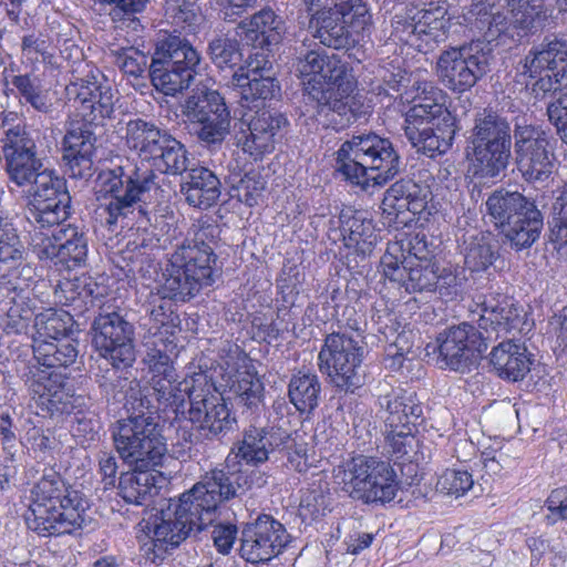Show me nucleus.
<instances>
[{
	"label": "nucleus",
	"instance_id": "46",
	"mask_svg": "<svg viewBox=\"0 0 567 567\" xmlns=\"http://www.w3.org/2000/svg\"><path fill=\"white\" fill-rule=\"evenodd\" d=\"M32 349L34 360L32 364H39L50 370L66 368L74 363L78 357L75 346L68 339L56 341L34 339Z\"/></svg>",
	"mask_w": 567,
	"mask_h": 567
},
{
	"label": "nucleus",
	"instance_id": "16",
	"mask_svg": "<svg viewBox=\"0 0 567 567\" xmlns=\"http://www.w3.org/2000/svg\"><path fill=\"white\" fill-rule=\"evenodd\" d=\"M351 329L355 334L332 332L326 337L318 354V367L337 388L353 392L362 385L364 348L361 346L362 329L358 326H351Z\"/></svg>",
	"mask_w": 567,
	"mask_h": 567
},
{
	"label": "nucleus",
	"instance_id": "30",
	"mask_svg": "<svg viewBox=\"0 0 567 567\" xmlns=\"http://www.w3.org/2000/svg\"><path fill=\"white\" fill-rule=\"evenodd\" d=\"M73 86L74 101L81 104L83 116H90V121L95 122L113 115L117 92L100 70H91Z\"/></svg>",
	"mask_w": 567,
	"mask_h": 567
},
{
	"label": "nucleus",
	"instance_id": "60",
	"mask_svg": "<svg viewBox=\"0 0 567 567\" xmlns=\"http://www.w3.org/2000/svg\"><path fill=\"white\" fill-rule=\"evenodd\" d=\"M34 339L49 341L61 340L68 330V323L55 311H47L35 316L34 318Z\"/></svg>",
	"mask_w": 567,
	"mask_h": 567
},
{
	"label": "nucleus",
	"instance_id": "50",
	"mask_svg": "<svg viewBox=\"0 0 567 567\" xmlns=\"http://www.w3.org/2000/svg\"><path fill=\"white\" fill-rule=\"evenodd\" d=\"M155 489V477L147 470H135L122 474L118 483V495L128 504L143 505Z\"/></svg>",
	"mask_w": 567,
	"mask_h": 567
},
{
	"label": "nucleus",
	"instance_id": "45",
	"mask_svg": "<svg viewBox=\"0 0 567 567\" xmlns=\"http://www.w3.org/2000/svg\"><path fill=\"white\" fill-rule=\"evenodd\" d=\"M153 421L151 414H138L118 420L112 431L115 449L124 462L143 441L144 434Z\"/></svg>",
	"mask_w": 567,
	"mask_h": 567
},
{
	"label": "nucleus",
	"instance_id": "42",
	"mask_svg": "<svg viewBox=\"0 0 567 567\" xmlns=\"http://www.w3.org/2000/svg\"><path fill=\"white\" fill-rule=\"evenodd\" d=\"M231 84L238 90L241 101L247 104L271 100L280 90L275 79L270 75L265 76L258 66L249 68L247 72L240 68L234 72Z\"/></svg>",
	"mask_w": 567,
	"mask_h": 567
},
{
	"label": "nucleus",
	"instance_id": "28",
	"mask_svg": "<svg viewBox=\"0 0 567 567\" xmlns=\"http://www.w3.org/2000/svg\"><path fill=\"white\" fill-rule=\"evenodd\" d=\"M0 143L10 182L19 187H31L45 171L38 157L34 138L11 132L9 138H1Z\"/></svg>",
	"mask_w": 567,
	"mask_h": 567
},
{
	"label": "nucleus",
	"instance_id": "49",
	"mask_svg": "<svg viewBox=\"0 0 567 567\" xmlns=\"http://www.w3.org/2000/svg\"><path fill=\"white\" fill-rule=\"evenodd\" d=\"M320 392L321 385L315 373L299 371L290 379L288 395L300 413H310L317 408Z\"/></svg>",
	"mask_w": 567,
	"mask_h": 567
},
{
	"label": "nucleus",
	"instance_id": "54",
	"mask_svg": "<svg viewBox=\"0 0 567 567\" xmlns=\"http://www.w3.org/2000/svg\"><path fill=\"white\" fill-rule=\"evenodd\" d=\"M12 84L18 90L20 101L30 104L40 113H49L52 110V103L47 93L29 74L14 75Z\"/></svg>",
	"mask_w": 567,
	"mask_h": 567
},
{
	"label": "nucleus",
	"instance_id": "24",
	"mask_svg": "<svg viewBox=\"0 0 567 567\" xmlns=\"http://www.w3.org/2000/svg\"><path fill=\"white\" fill-rule=\"evenodd\" d=\"M290 542L291 536L284 524L261 514L243 527L239 555L252 565L267 564L279 556Z\"/></svg>",
	"mask_w": 567,
	"mask_h": 567
},
{
	"label": "nucleus",
	"instance_id": "37",
	"mask_svg": "<svg viewBox=\"0 0 567 567\" xmlns=\"http://www.w3.org/2000/svg\"><path fill=\"white\" fill-rule=\"evenodd\" d=\"M489 362L499 378L517 382L530 371L534 355L524 343L507 340L492 349Z\"/></svg>",
	"mask_w": 567,
	"mask_h": 567
},
{
	"label": "nucleus",
	"instance_id": "56",
	"mask_svg": "<svg viewBox=\"0 0 567 567\" xmlns=\"http://www.w3.org/2000/svg\"><path fill=\"white\" fill-rule=\"evenodd\" d=\"M266 187L260 173L251 171L246 173L240 179L233 185L231 196L249 207L258 205L259 199Z\"/></svg>",
	"mask_w": 567,
	"mask_h": 567
},
{
	"label": "nucleus",
	"instance_id": "39",
	"mask_svg": "<svg viewBox=\"0 0 567 567\" xmlns=\"http://www.w3.org/2000/svg\"><path fill=\"white\" fill-rule=\"evenodd\" d=\"M340 220L344 246L363 257L370 255L378 243L372 219L367 218L362 212H354L350 215L342 213Z\"/></svg>",
	"mask_w": 567,
	"mask_h": 567
},
{
	"label": "nucleus",
	"instance_id": "26",
	"mask_svg": "<svg viewBox=\"0 0 567 567\" xmlns=\"http://www.w3.org/2000/svg\"><path fill=\"white\" fill-rule=\"evenodd\" d=\"M66 374L29 362L22 380L32 399L50 414H70L76 408L75 399L66 389Z\"/></svg>",
	"mask_w": 567,
	"mask_h": 567
},
{
	"label": "nucleus",
	"instance_id": "12",
	"mask_svg": "<svg viewBox=\"0 0 567 567\" xmlns=\"http://www.w3.org/2000/svg\"><path fill=\"white\" fill-rule=\"evenodd\" d=\"M507 4V12L484 4L475 7L474 25L487 42L519 41L545 27L548 14L542 0H509Z\"/></svg>",
	"mask_w": 567,
	"mask_h": 567
},
{
	"label": "nucleus",
	"instance_id": "17",
	"mask_svg": "<svg viewBox=\"0 0 567 567\" xmlns=\"http://www.w3.org/2000/svg\"><path fill=\"white\" fill-rule=\"evenodd\" d=\"M311 25L316 30L313 37L321 44L337 50L348 49L370 31L372 17L362 0H343L332 12L317 16Z\"/></svg>",
	"mask_w": 567,
	"mask_h": 567
},
{
	"label": "nucleus",
	"instance_id": "25",
	"mask_svg": "<svg viewBox=\"0 0 567 567\" xmlns=\"http://www.w3.org/2000/svg\"><path fill=\"white\" fill-rule=\"evenodd\" d=\"M436 342L441 367L460 372L467 370L487 349L484 333L467 322L445 329Z\"/></svg>",
	"mask_w": 567,
	"mask_h": 567
},
{
	"label": "nucleus",
	"instance_id": "34",
	"mask_svg": "<svg viewBox=\"0 0 567 567\" xmlns=\"http://www.w3.org/2000/svg\"><path fill=\"white\" fill-rule=\"evenodd\" d=\"M161 523L154 527L153 537L141 547L143 556L152 564H157L165 555L176 548L193 532L186 520L177 517L172 507L161 513Z\"/></svg>",
	"mask_w": 567,
	"mask_h": 567
},
{
	"label": "nucleus",
	"instance_id": "3",
	"mask_svg": "<svg viewBox=\"0 0 567 567\" xmlns=\"http://www.w3.org/2000/svg\"><path fill=\"white\" fill-rule=\"evenodd\" d=\"M87 508L84 495L51 472L33 486L25 522L43 537L72 534L85 524Z\"/></svg>",
	"mask_w": 567,
	"mask_h": 567
},
{
	"label": "nucleus",
	"instance_id": "40",
	"mask_svg": "<svg viewBox=\"0 0 567 567\" xmlns=\"http://www.w3.org/2000/svg\"><path fill=\"white\" fill-rule=\"evenodd\" d=\"M464 264L471 271H484L498 257L497 241L491 234L476 229L468 230L461 238Z\"/></svg>",
	"mask_w": 567,
	"mask_h": 567
},
{
	"label": "nucleus",
	"instance_id": "33",
	"mask_svg": "<svg viewBox=\"0 0 567 567\" xmlns=\"http://www.w3.org/2000/svg\"><path fill=\"white\" fill-rule=\"evenodd\" d=\"M379 389V404L388 413L384 422L388 429L415 427L423 415V408L415 392L400 386H392L381 382Z\"/></svg>",
	"mask_w": 567,
	"mask_h": 567
},
{
	"label": "nucleus",
	"instance_id": "43",
	"mask_svg": "<svg viewBox=\"0 0 567 567\" xmlns=\"http://www.w3.org/2000/svg\"><path fill=\"white\" fill-rule=\"evenodd\" d=\"M238 28L245 40L251 42L255 48H264L279 43L282 21L271 9H262L249 21L240 22Z\"/></svg>",
	"mask_w": 567,
	"mask_h": 567
},
{
	"label": "nucleus",
	"instance_id": "14",
	"mask_svg": "<svg viewBox=\"0 0 567 567\" xmlns=\"http://www.w3.org/2000/svg\"><path fill=\"white\" fill-rule=\"evenodd\" d=\"M423 248L412 247L410 256H404L402 245L392 243L388 245L384 255L381 257V267L386 279L398 282L406 292H432L436 288L442 293V288L456 285V277L452 274L439 275L437 268L423 254Z\"/></svg>",
	"mask_w": 567,
	"mask_h": 567
},
{
	"label": "nucleus",
	"instance_id": "35",
	"mask_svg": "<svg viewBox=\"0 0 567 567\" xmlns=\"http://www.w3.org/2000/svg\"><path fill=\"white\" fill-rule=\"evenodd\" d=\"M431 199L432 192L427 185L401 179L386 189L381 207L388 215L399 216L404 212L419 215L425 210Z\"/></svg>",
	"mask_w": 567,
	"mask_h": 567
},
{
	"label": "nucleus",
	"instance_id": "53",
	"mask_svg": "<svg viewBox=\"0 0 567 567\" xmlns=\"http://www.w3.org/2000/svg\"><path fill=\"white\" fill-rule=\"evenodd\" d=\"M227 106L225 99L216 90H210L205 86L196 87L192 91V94L185 100L182 112L183 115L189 120L195 116L197 111L202 113L212 114L214 111Z\"/></svg>",
	"mask_w": 567,
	"mask_h": 567
},
{
	"label": "nucleus",
	"instance_id": "63",
	"mask_svg": "<svg viewBox=\"0 0 567 567\" xmlns=\"http://www.w3.org/2000/svg\"><path fill=\"white\" fill-rule=\"evenodd\" d=\"M101 4H109V16L114 22L134 21L135 16L146 8L150 0H95Z\"/></svg>",
	"mask_w": 567,
	"mask_h": 567
},
{
	"label": "nucleus",
	"instance_id": "48",
	"mask_svg": "<svg viewBox=\"0 0 567 567\" xmlns=\"http://www.w3.org/2000/svg\"><path fill=\"white\" fill-rule=\"evenodd\" d=\"M197 111L193 118L187 120L192 125L194 133L198 140L205 144H219L221 143L230 131V111L227 106L212 112V114L202 113Z\"/></svg>",
	"mask_w": 567,
	"mask_h": 567
},
{
	"label": "nucleus",
	"instance_id": "15",
	"mask_svg": "<svg viewBox=\"0 0 567 567\" xmlns=\"http://www.w3.org/2000/svg\"><path fill=\"white\" fill-rule=\"evenodd\" d=\"M235 495L236 487L228 475L215 468L183 493L178 501H171L168 507L177 517L186 520L193 532H200L215 520L218 505Z\"/></svg>",
	"mask_w": 567,
	"mask_h": 567
},
{
	"label": "nucleus",
	"instance_id": "7",
	"mask_svg": "<svg viewBox=\"0 0 567 567\" xmlns=\"http://www.w3.org/2000/svg\"><path fill=\"white\" fill-rule=\"evenodd\" d=\"M472 151L471 171L480 179H491L504 172L511 158V125L497 113L488 110L475 114L467 137Z\"/></svg>",
	"mask_w": 567,
	"mask_h": 567
},
{
	"label": "nucleus",
	"instance_id": "51",
	"mask_svg": "<svg viewBox=\"0 0 567 567\" xmlns=\"http://www.w3.org/2000/svg\"><path fill=\"white\" fill-rule=\"evenodd\" d=\"M444 10L440 7H433L430 3V8L424 9H411L406 13L405 18L399 16L395 17V30L396 32H415L424 33V30H442L443 28Z\"/></svg>",
	"mask_w": 567,
	"mask_h": 567
},
{
	"label": "nucleus",
	"instance_id": "47",
	"mask_svg": "<svg viewBox=\"0 0 567 567\" xmlns=\"http://www.w3.org/2000/svg\"><path fill=\"white\" fill-rule=\"evenodd\" d=\"M143 437V441L135 449L136 452L133 451L125 463L135 470L150 471L152 467L162 464L167 452V445L159 432L158 424L154 420Z\"/></svg>",
	"mask_w": 567,
	"mask_h": 567
},
{
	"label": "nucleus",
	"instance_id": "61",
	"mask_svg": "<svg viewBox=\"0 0 567 567\" xmlns=\"http://www.w3.org/2000/svg\"><path fill=\"white\" fill-rule=\"evenodd\" d=\"M474 485L471 473L465 470L447 468L439 477L436 487L449 495L462 496Z\"/></svg>",
	"mask_w": 567,
	"mask_h": 567
},
{
	"label": "nucleus",
	"instance_id": "44",
	"mask_svg": "<svg viewBox=\"0 0 567 567\" xmlns=\"http://www.w3.org/2000/svg\"><path fill=\"white\" fill-rule=\"evenodd\" d=\"M522 321L519 310L505 300L497 306H484L477 320V329L484 333L486 341L492 339V332H495L496 337L511 333L519 328Z\"/></svg>",
	"mask_w": 567,
	"mask_h": 567
},
{
	"label": "nucleus",
	"instance_id": "19",
	"mask_svg": "<svg viewBox=\"0 0 567 567\" xmlns=\"http://www.w3.org/2000/svg\"><path fill=\"white\" fill-rule=\"evenodd\" d=\"M491 42L476 40L442 52L437 73L452 91L465 92L473 87L488 71L492 59Z\"/></svg>",
	"mask_w": 567,
	"mask_h": 567
},
{
	"label": "nucleus",
	"instance_id": "62",
	"mask_svg": "<svg viewBox=\"0 0 567 567\" xmlns=\"http://www.w3.org/2000/svg\"><path fill=\"white\" fill-rule=\"evenodd\" d=\"M414 427H395L389 429L386 432L388 453L394 460H402L409 456L415 444L413 435Z\"/></svg>",
	"mask_w": 567,
	"mask_h": 567
},
{
	"label": "nucleus",
	"instance_id": "41",
	"mask_svg": "<svg viewBox=\"0 0 567 567\" xmlns=\"http://www.w3.org/2000/svg\"><path fill=\"white\" fill-rule=\"evenodd\" d=\"M559 64L565 70L567 65V42L557 38H546L543 43L534 48L526 55L523 63V74L536 78L543 71H559Z\"/></svg>",
	"mask_w": 567,
	"mask_h": 567
},
{
	"label": "nucleus",
	"instance_id": "22",
	"mask_svg": "<svg viewBox=\"0 0 567 567\" xmlns=\"http://www.w3.org/2000/svg\"><path fill=\"white\" fill-rule=\"evenodd\" d=\"M93 346L115 369L135 361L134 327L117 311H102L92 323Z\"/></svg>",
	"mask_w": 567,
	"mask_h": 567
},
{
	"label": "nucleus",
	"instance_id": "20",
	"mask_svg": "<svg viewBox=\"0 0 567 567\" xmlns=\"http://www.w3.org/2000/svg\"><path fill=\"white\" fill-rule=\"evenodd\" d=\"M29 193L31 198L25 218L34 227L33 230H50L69 218L71 196L64 179L50 171H42Z\"/></svg>",
	"mask_w": 567,
	"mask_h": 567
},
{
	"label": "nucleus",
	"instance_id": "32",
	"mask_svg": "<svg viewBox=\"0 0 567 567\" xmlns=\"http://www.w3.org/2000/svg\"><path fill=\"white\" fill-rule=\"evenodd\" d=\"M95 143L96 137L91 130V124L84 122H71L69 124L62 146L63 159L71 177L85 178L91 176Z\"/></svg>",
	"mask_w": 567,
	"mask_h": 567
},
{
	"label": "nucleus",
	"instance_id": "64",
	"mask_svg": "<svg viewBox=\"0 0 567 567\" xmlns=\"http://www.w3.org/2000/svg\"><path fill=\"white\" fill-rule=\"evenodd\" d=\"M299 435L296 434L295 437L290 435V440L288 444L284 445L288 451V462L291 467L298 473H307L311 467L315 466V455L308 444L298 443L297 439Z\"/></svg>",
	"mask_w": 567,
	"mask_h": 567
},
{
	"label": "nucleus",
	"instance_id": "31",
	"mask_svg": "<svg viewBox=\"0 0 567 567\" xmlns=\"http://www.w3.org/2000/svg\"><path fill=\"white\" fill-rule=\"evenodd\" d=\"M221 367L228 375L230 390L247 408L257 406L262 399L264 384L246 353L238 347L223 359Z\"/></svg>",
	"mask_w": 567,
	"mask_h": 567
},
{
	"label": "nucleus",
	"instance_id": "36",
	"mask_svg": "<svg viewBox=\"0 0 567 567\" xmlns=\"http://www.w3.org/2000/svg\"><path fill=\"white\" fill-rule=\"evenodd\" d=\"M185 173L179 186L186 203L199 209L214 206L221 194V184L217 175L200 165L188 166Z\"/></svg>",
	"mask_w": 567,
	"mask_h": 567
},
{
	"label": "nucleus",
	"instance_id": "8",
	"mask_svg": "<svg viewBox=\"0 0 567 567\" xmlns=\"http://www.w3.org/2000/svg\"><path fill=\"white\" fill-rule=\"evenodd\" d=\"M334 483L351 498L364 504L391 502L399 489L392 466L372 456L358 455L333 468Z\"/></svg>",
	"mask_w": 567,
	"mask_h": 567
},
{
	"label": "nucleus",
	"instance_id": "2",
	"mask_svg": "<svg viewBox=\"0 0 567 567\" xmlns=\"http://www.w3.org/2000/svg\"><path fill=\"white\" fill-rule=\"evenodd\" d=\"M298 50L296 72L305 91L320 106L328 107L340 117L332 118L341 127L348 126L367 114L361 97L354 95L357 81L347 65L336 55L323 50Z\"/></svg>",
	"mask_w": 567,
	"mask_h": 567
},
{
	"label": "nucleus",
	"instance_id": "55",
	"mask_svg": "<svg viewBox=\"0 0 567 567\" xmlns=\"http://www.w3.org/2000/svg\"><path fill=\"white\" fill-rule=\"evenodd\" d=\"M207 51L213 63L220 69L234 68L243 58L238 41L226 34H217L212 39Z\"/></svg>",
	"mask_w": 567,
	"mask_h": 567
},
{
	"label": "nucleus",
	"instance_id": "27",
	"mask_svg": "<svg viewBox=\"0 0 567 567\" xmlns=\"http://www.w3.org/2000/svg\"><path fill=\"white\" fill-rule=\"evenodd\" d=\"M289 122L275 111L259 110L254 115L243 118L238 133V146L254 159H261L275 151L282 140Z\"/></svg>",
	"mask_w": 567,
	"mask_h": 567
},
{
	"label": "nucleus",
	"instance_id": "57",
	"mask_svg": "<svg viewBox=\"0 0 567 567\" xmlns=\"http://www.w3.org/2000/svg\"><path fill=\"white\" fill-rule=\"evenodd\" d=\"M167 20L176 28L188 33H195L203 21L198 9L189 2L169 3L165 9Z\"/></svg>",
	"mask_w": 567,
	"mask_h": 567
},
{
	"label": "nucleus",
	"instance_id": "29",
	"mask_svg": "<svg viewBox=\"0 0 567 567\" xmlns=\"http://www.w3.org/2000/svg\"><path fill=\"white\" fill-rule=\"evenodd\" d=\"M290 434L281 427H256L245 430L243 440L239 441L226 458L228 468L239 471L240 461L246 464L258 465L265 463L270 451L288 444Z\"/></svg>",
	"mask_w": 567,
	"mask_h": 567
},
{
	"label": "nucleus",
	"instance_id": "6",
	"mask_svg": "<svg viewBox=\"0 0 567 567\" xmlns=\"http://www.w3.org/2000/svg\"><path fill=\"white\" fill-rule=\"evenodd\" d=\"M156 178L153 168L140 167L130 159L102 171L96 179L95 194L101 202L100 209L107 215L105 223L111 227L132 214L134 206L157 188Z\"/></svg>",
	"mask_w": 567,
	"mask_h": 567
},
{
	"label": "nucleus",
	"instance_id": "18",
	"mask_svg": "<svg viewBox=\"0 0 567 567\" xmlns=\"http://www.w3.org/2000/svg\"><path fill=\"white\" fill-rule=\"evenodd\" d=\"M195 388L189 394L179 417L189 421L198 433L214 440L231 431L236 417L220 395L214 393L213 385L204 373L195 374Z\"/></svg>",
	"mask_w": 567,
	"mask_h": 567
},
{
	"label": "nucleus",
	"instance_id": "1",
	"mask_svg": "<svg viewBox=\"0 0 567 567\" xmlns=\"http://www.w3.org/2000/svg\"><path fill=\"white\" fill-rule=\"evenodd\" d=\"M218 225L208 219L196 220L183 241L177 245L163 272L164 282L152 296L150 319L157 330L169 332L175 327L173 300L187 301L215 281L217 256L214 245L219 238Z\"/></svg>",
	"mask_w": 567,
	"mask_h": 567
},
{
	"label": "nucleus",
	"instance_id": "9",
	"mask_svg": "<svg viewBox=\"0 0 567 567\" xmlns=\"http://www.w3.org/2000/svg\"><path fill=\"white\" fill-rule=\"evenodd\" d=\"M125 145L141 161L168 175H182L188 169L189 157L185 145L167 130L142 118L126 123Z\"/></svg>",
	"mask_w": 567,
	"mask_h": 567
},
{
	"label": "nucleus",
	"instance_id": "23",
	"mask_svg": "<svg viewBox=\"0 0 567 567\" xmlns=\"http://www.w3.org/2000/svg\"><path fill=\"white\" fill-rule=\"evenodd\" d=\"M514 141L515 163L523 177L529 182L549 178L555 154L548 135L533 125H516Z\"/></svg>",
	"mask_w": 567,
	"mask_h": 567
},
{
	"label": "nucleus",
	"instance_id": "52",
	"mask_svg": "<svg viewBox=\"0 0 567 567\" xmlns=\"http://www.w3.org/2000/svg\"><path fill=\"white\" fill-rule=\"evenodd\" d=\"M25 261V248L16 227L0 236V276L7 277Z\"/></svg>",
	"mask_w": 567,
	"mask_h": 567
},
{
	"label": "nucleus",
	"instance_id": "10",
	"mask_svg": "<svg viewBox=\"0 0 567 567\" xmlns=\"http://www.w3.org/2000/svg\"><path fill=\"white\" fill-rule=\"evenodd\" d=\"M125 145L141 161L168 175H182L188 169L189 157L185 145L167 130L142 118L126 123Z\"/></svg>",
	"mask_w": 567,
	"mask_h": 567
},
{
	"label": "nucleus",
	"instance_id": "38",
	"mask_svg": "<svg viewBox=\"0 0 567 567\" xmlns=\"http://www.w3.org/2000/svg\"><path fill=\"white\" fill-rule=\"evenodd\" d=\"M195 374L184 379L181 382L176 381L175 371L172 375L154 374L151 379L152 396L158 402V409H172L173 412L179 416L181 410L187 404L189 394L195 388Z\"/></svg>",
	"mask_w": 567,
	"mask_h": 567
},
{
	"label": "nucleus",
	"instance_id": "11",
	"mask_svg": "<svg viewBox=\"0 0 567 567\" xmlns=\"http://www.w3.org/2000/svg\"><path fill=\"white\" fill-rule=\"evenodd\" d=\"M200 64L199 52L186 39L165 37L157 42L150 65L152 84L165 95L175 96L189 87Z\"/></svg>",
	"mask_w": 567,
	"mask_h": 567
},
{
	"label": "nucleus",
	"instance_id": "4",
	"mask_svg": "<svg viewBox=\"0 0 567 567\" xmlns=\"http://www.w3.org/2000/svg\"><path fill=\"white\" fill-rule=\"evenodd\" d=\"M337 169L363 189L381 187L395 177L401 159L389 138L374 133L355 135L337 152Z\"/></svg>",
	"mask_w": 567,
	"mask_h": 567
},
{
	"label": "nucleus",
	"instance_id": "59",
	"mask_svg": "<svg viewBox=\"0 0 567 567\" xmlns=\"http://www.w3.org/2000/svg\"><path fill=\"white\" fill-rule=\"evenodd\" d=\"M114 63L126 75L138 78L147 66V56L135 48H120L111 51Z\"/></svg>",
	"mask_w": 567,
	"mask_h": 567
},
{
	"label": "nucleus",
	"instance_id": "58",
	"mask_svg": "<svg viewBox=\"0 0 567 567\" xmlns=\"http://www.w3.org/2000/svg\"><path fill=\"white\" fill-rule=\"evenodd\" d=\"M550 227V241L556 244V249L561 257L567 258V184L557 198Z\"/></svg>",
	"mask_w": 567,
	"mask_h": 567
},
{
	"label": "nucleus",
	"instance_id": "5",
	"mask_svg": "<svg viewBox=\"0 0 567 567\" xmlns=\"http://www.w3.org/2000/svg\"><path fill=\"white\" fill-rule=\"evenodd\" d=\"M442 91L424 84L405 113V136L417 152L433 158L446 153L456 134L455 117L440 102Z\"/></svg>",
	"mask_w": 567,
	"mask_h": 567
},
{
	"label": "nucleus",
	"instance_id": "21",
	"mask_svg": "<svg viewBox=\"0 0 567 567\" xmlns=\"http://www.w3.org/2000/svg\"><path fill=\"white\" fill-rule=\"evenodd\" d=\"M31 247L40 259H50L55 266L71 270L85 265L87 239L72 225L54 226L50 230L30 231Z\"/></svg>",
	"mask_w": 567,
	"mask_h": 567
},
{
	"label": "nucleus",
	"instance_id": "13",
	"mask_svg": "<svg viewBox=\"0 0 567 567\" xmlns=\"http://www.w3.org/2000/svg\"><path fill=\"white\" fill-rule=\"evenodd\" d=\"M486 208L495 226L516 250L530 247L543 227L540 212L535 204L517 192H494L486 200Z\"/></svg>",
	"mask_w": 567,
	"mask_h": 567
}]
</instances>
